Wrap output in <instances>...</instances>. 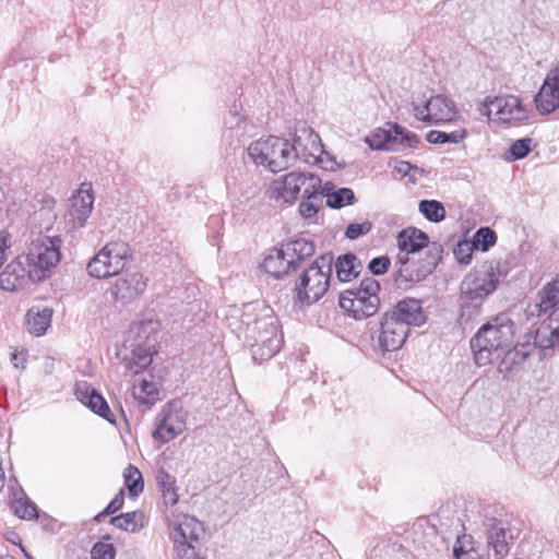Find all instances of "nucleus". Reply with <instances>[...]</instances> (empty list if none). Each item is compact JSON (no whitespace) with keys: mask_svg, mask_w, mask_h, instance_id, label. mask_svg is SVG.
I'll list each match as a JSON object with an SVG mask.
<instances>
[{"mask_svg":"<svg viewBox=\"0 0 559 559\" xmlns=\"http://www.w3.org/2000/svg\"><path fill=\"white\" fill-rule=\"evenodd\" d=\"M321 152L319 134L304 121L295 124L292 142L270 135L252 142L248 147L252 162L272 173L293 167L298 159L310 163V158L317 157Z\"/></svg>","mask_w":559,"mask_h":559,"instance_id":"1","label":"nucleus"},{"mask_svg":"<svg viewBox=\"0 0 559 559\" xmlns=\"http://www.w3.org/2000/svg\"><path fill=\"white\" fill-rule=\"evenodd\" d=\"M504 276L499 261L485 262L469 271L460 286V320L467 323L477 317L484 301Z\"/></svg>","mask_w":559,"mask_h":559,"instance_id":"2","label":"nucleus"},{"mask_svg":"<svg viewBox=\"0 0 559 559\" xmlns=\"http://www.w3.org/2000/svg\"><path fill=\"white\" fill-rule=\"evenodd\" d=\"M428 243V236L416 228H406L397 235L400 252L396 257V281L401 283L419 282L432 273L437 265V255H428L425 260L415 262L411 253L418 252Z\"/></svg>","mask_w":559,"mask_h":559,"instance_id":"3","label":"nucleus"},{"mask_svg":"<svg viewBox=\"0 0 559 559\" xmlns=\"http://www.w3.org/2000/svg\"><path fill=\"white\" fill-rule=\"evenodd\" d=\"M514 336V324L506 316L499 314L480 328L471 340V347L478 366L491 361V354L509 347Z\"/></svg>","mask_w":559,"mask_h":559,"instance_id":"4","label":"nucleus"},{"mask_svg":"<svg viewBox=\"0 0 559 559\" xmlns=\"http://www.w3.org/2000/svg\"><path fill=\"white\" fill-rule=\"evenodd\" d=\"M332 262V255H322L300 273L294 288L297 304L301 307L310 306L326 294L331 283Z\"/></svg>","mask_w":559,"mask_h":559,"instance_id":"5","label":"nucleus"},{"mask_svg":"<svg viewBox=\"0 0 559 559\" xmlns=\"http://www.w3.org/2000/svg\"><path fill=\"white\" fill-rule=\"evenodd\" d=\"M380 284L372 277L364 278L356 287L340 295V307L356 320L376 314L380 307Z\"/></svg>","mask_w":559,"mask_h":559,"instance_id":"6","label":"nucleus"},{"mask_svg":"<svg viewBox=\"0 0 559 559\" xmlns=\"http://www.w3.org/2000/svg\"><path fill=\"white\" fill-rule=\"evenodd\" d=\"M61 245L59 236H45L32 241L24 260L31 269L33 281H43L58 265L61 259Z\"/></svg>","mask_w":559,"mask_h":559,"instance_id":"7","label":"nucleus"},{"mask_svg":"<svg viewBox=\"0 0 559 559\" xmlns=\"http://www.w3.org/2000/svg\"><path fill=\"white\" fill-rule=\"evenodd\" d=\"M132 258L130 246L116 240L106 243L87 263V273L95 278H106L119 274Z\"/></svg>","mask_w":559,"mask_h":559,"instance_id":"8","label":"nucleus"},{"mask_svg":"<svg viewBox=\"0 0 559 559\" xmlns=\"http://www.w3.org/2000/svg\"><path fill=\"white\" fill-rule=\"evenodd\" d=\"M169 525L171 526L169 535L174 543L175 558H197L195 546L204 531L203 523L193 516L181 514Z\"/></svg>","mask_w":559,"mask_h":559,"instance_id":"9","label":"nucleus"},{"mask_svg":"<svg viewBox=\"0 0 559 559\" xmlns=\"http://www.w3.org/2000/svg\"><path fill=\"white\" fill-rule=\"evenodd\" d=\"M411 111L416 120L427 123L452 121L459 114L455 103L442 94L414 99L411 103Z\"/></svg>","mask_w":559,"mask_h":559,"instance_id":"10","label":"nucleus"},{"mask_svg":"<svg viewBox=\"0 0 559 559\" xmlns=\"http://www.w3.org/2000/svg\"><path fill=\"white\" fill-rule=\"evenodd\" d=\"M481 115L495 117L503 123H520L528 118L530 111L515 95H504L495 98H486L480 105Z\"/></svg>","mask_w":559,"mask_h":559,"instance_id":"11","label":"nucleus"},{"mask_svg":"<svg viewBox=\"0 0 559 559\" xmlns=\"http://www.w3.org/2000/svg\"><path fill=\"white\" fill-rule=\"evenodd\" d=\"M365 141L372 150L399 151L416 146L419 138L397 124H389V129H376Z\"/></svg>","mask_w":559,"mask_h":559,"instance_id":"12","label":"nucleus"},{"mask_svg":"<svg viewBox=\"0 0 559 559\" xmlns=\"http://www.w3.org/2000/svg\"><path fill=\"white\" fill-rule=\"evenodd\" d=\"M306 183L304 193H314L321 188V179L311 173L292 171L272 183V197L285 203L297 200V183Z\"/></svg>","mask_w":559,"mask_h":559,"instance_id":"13","label":"nucleus"},{"mask_svg":"<svg viewBox=\"0 0 559 559\" xmlns=\"http://www.w3.org/2000/svg\"><path fill=\"white\" fill-rule=\"evenodd\" d=\"M187 413L177 403H169L156 417L155 440L163 443L175 439L186 429Z\"/></svg>","mask_w":559,"mask_h":559,"instance_id":"14","label":"nucleus"},{"mask_svg":"<svg viewBox=\"0 0 559 559\" xmlns=\"http://www.w3.org/2000/svg\"><path fill=\"white\" fill-rule=\"evenodd\" d=\"M276 317L273 310L263 304H249L245 307V311L241 316V324L246 343L250 346L252 338H258L263 331L267 328H263L265 324L269 325L275 323Z\"/></svg>","mask_w":559,"mask_h":559,"instance_id":"15","label":"nucleus"},{"mask_svg":"<svg viewBox=\"0 0 559 559\" xmlns=\"http://www.w3.org/2000/svg\"><path fill=\"white\" fill-rule=\"evenodd\" d=\"M263 328H269L263 331L258 338H252L250 349L252 358L258 362H263L271 359L276 353H278L283 337L280 333L278 321L276 320L273 324H265Z\"/></svg>","mask_w":559,"mask_h":559,"instance_id":"16","label":"nucleus"},{"mask_svg":"<svg viewBox=\"0 0 559 559\" xmlns=\"http://www.w3.org/2000/svg\"><path fill=\"white\" fill-rule=\"evenodd\" d=\"M94 204V195L91 183H82L76 193L71 198V204L67 214V222L73 229L82 228L90 217Z\"/></svg>","mask_w":559,"mask_h":559,"instance_id":"17","label":"nucleus"},{"mask_svg":"<svg viewBox=\"0 0 559 559\" xmlns=\"http://www.w3.org/2000/svg\"><path fill=\"white\" fill-rule=\"evenodd\" d=\"M534 102L540 115L552 114L559 108V64L547 72Z\"/></svg>","mask_w":559,"mask_h":559,"instance_id":"18","label":"nucleus"},{"mask_svg":"<svg viewBox=\"0 0 559 559\" xmlns=\"http://www.w3.org/2000/svg\"><path fill=\"white\" fill-rule=\"evenodd\" d=\"M409 329L386 312L381 321L378 345L383 352H394L405 343Z\"/></svg>","mask_w":559,"mask_h":559,"instance_id":"19","label":"nucleus"},{"mask_svg":"<svg viewBox=\"0 0 559 559\" xmlns=\"http://www.w3.org/2000/svg\"><path fill=\"white\" fill-rule=\"evenodd\" d=\"M147 280L140 272L126 273L117 278L110 292L114 298L128 304L139 298L146 289Z\"/></svg>","mask_w":559,"mask_h":559,"instance_id":"20","label":"nucleus"},{"mask_svg":"<svg viewBox=\"0 0 559 559\" xmlns=\"http://www.w3.org/2000/svg\"><path fill=\"white\" fill-rule=\"evenodd\" d=\"M26 261L16 257L0 273V287L5 292H16L23 288L29 280L31 269L26 267Z\"/></svg>","mask_w":559,"mask_h":559,"instance_id":"21","label":"nucleus"},{"mask_svg":"<svg viewBox=\"0 0 559 559\" xmlns=\"http://www.w3.org/2000/svg\"><path fill=\"white\" fill-rule=\"evenodd\" d=\"M389 316L406 324L419 326L425 323L426 314L423 309L421 300L415 298H405L386 312Z\"/></svg>","mask_w":559,"mask_h":559,"instance_id":"22","label":"nucleus"},{"mask_svg":"<svg viewBox=\"0 0 559 559\" xmlns=\"http://www.w3.org/2000/svg\"><path fill=\"white\" fill-rule=\"evenodd\" d=\"M75 395L78 400L82 404L86 405L92 412L105 418L109 423L115 421V415L111 413L106 400L88 383H78L75 385Z\"/></svg>","mask_w":559,"mask_h":559,"instance_id":"23","label":"nucleus"},{"mask_svg":"<svg viewBox=\"0 0 559 559\" xmlns=\"http://www.w3.org/2000/svg\"><path fill=\"white\" fill-rule=\"evenodd\" d=\"M548 313L534 336V345L540 349H548L559 344V307Z\"/></svg>","mask_w":559,"mask_h":559,"instance_id":"24","label":"nucleus"},{"mask_svg":"<svg viewBox=\"0 0 559 559\" xmlns=\"http://www.w3.org/2000/svg\"><path fill=\"white\" fill-rule=\"evenodd\" d=\"M263 270L275 278L288 274L295 269V260L286 254L284 246L269 249L262 263Z\"/></svg>","mask_w":559,"mask_h":559,"instance_id":"25","label":"nucleus"},{"mask_svg":"<svg viewBox=\"0 0 559 559\" xmlns=\"http://www.w3.org/2000/svg\"><path fill=\"white\" fill-rule=\"evenodd\" d=\"M157 333V322L144 320L132 324L128 331L124 347H131L133 343L140 346L155 348Z\"/></svg>","mask_w":559,"mask_h":559,"instance_id":"26","label":"nucleus"},{"mask_svg":"<svg viewBox=\"0 0 559 559\" xmlns=\"http://www.w3.org/2000/svg\"><path fill=\"white\" fill-rule=\"evenodd\" d=\"M130 349V355L124 356L123 365L127 371L131 374H138L145 368H147L152 362V357L156 353L155 348L140 346L138 343H133L131 347H126Z\"/></svg>","mask_w":559,"mask_h":559,"instance_id":"27","label":"nucleus"},{"mask_svg":"<svg viewBox=\"0 0 559 559\" xmlns=\"http://www.w3.org/2000/svg\"><path fill=\"white\" fill-rule=\"evenodd\" d=\"M559 307V280L547 283L537 295L536 304L531 308V313L543 316Z\"/></svg>","mask_w":559,"mask_h":559,"instance_id":"28","label":"nucleus"},{"mask_svg":"<svg viewBox=\"0 0 559 559\" xmlns=\"http://www.w3.org/2000/svg\"><path fill=\"white\" fill-rule=\"evenodd\" d=\"M321 195L326 199V205L332 209H342L355 203V193L349 188H337L332 182L321 185Z\"/></svg>","mask_w":559,"mask_h":559,"instance_id":"29","label":"nucleus"},{"mask_svg":"<svg viewBox=\"0 0 559 559\" xmlns=\"http://www.w3.org/2000/svg\"><path fill=\"white\" fill-rule=\"evenodd\" d=\"M52 310L48 307H32L26 313L27 330L35 336H41L50 326Z\"/></svg>","mask_w":559,"mask_h":559,"instance_id":"30","label":"nucleus"},{"mask_svg":"<svg viewBox=\"0 0 559 559\" xmlns=\"http://www.w3.org/2000/svg\"><path fill=\"white\" fill-rule=\"evenodd\" d=\"M336 277L340 282H349L360 273L361 264L353 253L341 255L335 261Z\"/></svg>","mask_w":559,"mask_h":559,"instance_id":"31","label":"nucleus"},{"mask_svg":"<svg viewBox=\"0 0 559 559\" xmlns=\"http://www.w3.org/2000/svg\"><path fill=\"white\" fill-rule=\"evenodd\" d=\"M487 539L488 545L493 549L495 555L498 558L501 559L508 555L509 544L507 540L506 528L495 519L491 520Z\"/></svg>","mask_w":559,"mask_h":559,"instance_id":"32","label":"nucleus"},{"mask_svg":"<svg viewBox=\"0 0 559 559\" xmlns=\"http://www.w3.org/2000/svg\"><path fill=\"white\" fill-rule=\"evenodd\" d=\"M156 480L162 490L163 500L166 506H175L178 501V493L176 488V478L167 473L164 468L156 472Z\"/></svg>","mask_w":559,"mask_h":559,"instance_id":"33","label":"nucleus"},{"mask_svg":"<svg viewBox=\"0 0 559 559\" xmlns=\"http://www.w3.org/2000/svg\"><path fill=\"white\" fill-rule=\"evenodd\" d=\"M283 246L286 250V254L295 261H301L314 253L313 242L302 238L287 242Z\"/></svg>","mask_w":559,"mask_h":559,"instance_id":"34","label":"nucleus"},{"mask_svg":"<svg viewBox=\"0 0 559 559\" xmlns=\"http://www.w3.org/2000/svg\"><path fill=\"white\" fill-rule=\"evenodd\" d=\"M453 557L455 559H483L480 554L474 548L471 535L457 537L453 546Z\"/></svg>","mask_w":559,"mask_h":559,"instance_id":"35","label":"nucleus"},{"mask_svg":"<svg viewBox=\"0 0 559 559\" xmlns=\"http://www.w3.org/2000/svg\"><path fill=\"white\" fill-rule=\"evenodd\" d=\"M133 395L140 403L152 405L159 399L158 385L153 381L143 379L139 386H134Z\"/></svg>","mask_w":559,"mask_h":559,"instance_id":"36","label":"nucleus"},{"mask_svg":"<svg viewBox=\"0 0 559 559\" xmlns=\"http://www.w3.org/2000/svg\"><path fill=\"white\" fill-rule=\"evenodd\" d=\"M466 136L465 129L454 130L452 132H444L439 130H431L427 134V141L432 144H444L462 142Z\"/></svg>","mask_w":559,"mask_h":559,"instance_id":"37","label":"nucleus"},{"mask_svg":"<svg viewBox=\"0 0 559 559\" xmlns=\"http://www.w3.org/2000/svg\"><path fill=\"white\" fill-rule=\"evenodd\" d=\"M419 212L430 222H441L445 217V210L439 201L423 200L418 205Z\"/></svg>","mask_w":559,"mask_h":559,"instance_id":"38","label":"nucleus"},{"mask_svg":"<svg viewBox=\"0 0 559 559\" xmlns=\"http://www.w3.org/2000/svg\"><path fill=\"white\" fill-rule=\"evenodd\" d=\"M124 484L129 490V493L136 497L143 491L144 481L141 472L138 467L129 465L123 473Z\"/></svg>","mask_w":559,"mask_h":559,"instance_id":"39","label":"nucleus"},{"mask_svg":"<svg viewBox=\"0 0 559 559\" xmlns=\"http://www.w3.org/2000/svg\"><path fill=\"white\" fill-rule=\"evenodd\" d=\"M321 191L314 193H304V199L299 205V212L304 217H312L317 214L321 203Z\"/></svg>","mask_w":559,"mask_h":559,"instance_id":"40","label":"nucleus"},{"mask_svg":"<svg viewBox=\"0 0 559 559\" xmlns=\"http://www.w3.org/2000/svg\"><path fill=\"white\" fill-rule=\"evenodd\" d=\"M138 514L136 512H128L117 516L111 518L110 523L119 530L126 532H135L139 530L140 524L136 521Z\"/></svg>","mask_w":559,"mask_h":559,"instance_id":"41","label":"nucleus"},{"mask_svg":"<svg viewBox=\"0 0 559 559\" xmlns=\"http://www.w3.org/2000/svg\"><path fill=\"white\" fill-rule=\"evenodd\" d=\"M12 509L20 519L32 520L37 516L36 507L25 499H16L12 503Z\"/></svg>","mask_w":559,"mask_h":559,"instance_id":"42","label":"nucleus"},{"mask_svg":"<svg viewBox=\"0 0 559 559\" xmlns=\"http://www.w3.org/2000/svg\"><path fill=\"white\" fill-rule=\"evenodd\" d=\"M372 229V223L370 221H364L362 223H352L345 230V236L348 239L355 240L360 236L368 234Z\"/></svg>","mask_w":559,"mask_h":559,"instance_id":"43","label":"nucleus"},{"mask_svg":"<svg viewBox=\"0 0 559 559\" xmlns=\"http://www.w3.org/2000/svg\"><path fill=\"white\" fill-rule=\"evenodd\" d=\"M475 240L476 243L480 246L484 251H486L490 246L495 245L497 236L491 229L481 227L476 231Z\"/></svg>","mask_w":559,"mask_h":559,"instance_id":"44","label":"nucleus"},{"mask_svg":"<svg viewBox=\"0 0 559 559\" xmlns=\"http://www.w3.org/2000/svg\"><path fill=\"white\" fill-rule=\"evenodd\" d=\"M92 559H114L115 547L109 543H96L91 550Z\"/></svg>","mask_w":559,"mask_h":559,"instance_id":"45","label":"nucleus"},{"mask_svg":"<svg viewBox=\"0 0 559 559\" xmlns=\"http://www.w3.org/2000/svg\"><path fill=\"white\" fill-rule=\"evenodd\" d=\"M531 142L528 138L516 140L510 147L513 159L524 158L531 152Z\"/></svg>","mask_w":559,"mask_h":559,"instance_id":"46","label":"nucleus"},{"mask_svg":"<svg viewBox=\"0 0 559 559\" xmlns=\"http://www.w3.org/2000/svg\"><path fill=\"white\" fill-rule=\"evenodd\" d=\"M390 264V259L383 255L372 259L368 267L373 275H383L389 270Z\"/></svg>","mask_w":559,"mask_h":559,"instance_id":"47","label":"nucleus"},{"mask_svg":"<svg viewBox=\"0 0 559 559\" xmlns=\"http://www.w3.org/2000/svg\"><path fill=\"white\" fill-rule=\"evenodd\" d=\"M40 218H45V225L43 227L48 230L56 221L57 214L50 206L40 207L38 211L34 212V221H38Z\"/></svg>","mask_w":559,"mask_h":559,"instance_id":"48","label":"nucleus"},{"mask_svg":"<svg viewBox=\"0 0 559 559\" xmlns=\"http://www.w3.org/2000/svg\"><path fill=\"white\" fill-rule=\"evenodd\" d=\"M13 239L8 231L0 233V266L7 259V251L12 247Z\"/></svg>","mask_w":559,"mask_h":559,"instance_id":"49","label":"nucleus"},{"mask_svg":"<svg viewBox=\"0 0 559 559\" xmlns=\"http://www.w3.org/2000/svg\"><path fill=\"white\" fill-rule=\"evenodd\" d=\"M123 506V495L122 492L116 495V497L109 502L107 508L96 516L99 520L102 516L114 514L118 510H120Z\"/></svg>","mask_w":559,"mask_h":559,"instance_id":"50","label":"nucleus"},{"mask_svg":"<svg viewBox=\"0 0 559 559\" xmlns=\"http://www.w3.org/2000/svg\"><path fill=\"white\" fill-rule=\"evenodd\" d=\"M22 354L23 353H19L17 350H15L11 354L10 360L15 368H20V367L25 368V365H24L25 358Z\"/></svg>","mask_w":559,"mask_h":559,"instance_id":"51","label":"nucleus"},{"mask_svg":"<svg viewBox=\"0 0 559 559\" xmlns=\"http://www.w3.org/2000/svg\"><path fill=\"white\" fill-rule=\"evenodd\" d=\"M242 123V118L237 114H230V118L225 121V124L233 129L238 128Z\"/></svg>","mask_w":559,"mask_h":559,"instance_id":"52","label":"nucleus"},{"mask_svg":"<svg viewBox=\"0 0 559 559\" xmlns=\"http://www.w3.org/2000/svg\"><path fill=\"white\" fill-rule=\"evenodd\" d=\"M305 190H306V183H300V182H298V183H297V197L299 195V193H300L301 191L304 192Z\"/></svg>","mask_w":559,"mask_h":559,"instance_id":"53","label":"nucleus"},{"mask_svg":"<svg viewBox=\"0 0 559 559\" xmlns=\"http://www.w3.org/2000/svg\"><path fill=\"white\" fill-rule=\"evenodd\" d=\"M46 367L49 369L53 368V360L51 358H46Z\"/></svg>","mask_w":559,"mask_h":559,"instance_id":"54","label":"nucleus"},{"mask_svg":"<svg viewBox=\"0 0 559 559\" xmlns=\"http://www.w3.org/2000/svg\"><path fill=\"white\" fill-rule=\"evenodd\" d=\"M0 559H14V558L12 556L7 555V556H2Z\"/></svg>","mask_w":559,"mask_h":559,"instance_id":"55","label":"nucleus"}]
</instances>
